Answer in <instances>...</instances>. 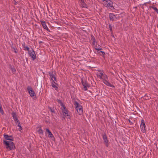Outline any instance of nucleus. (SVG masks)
Returning a JSON list of instances; mask_svg holds the SVG:
<instances>
[{
    "label": "nucleus",
    "instance_id": "nucleus-1",
    "mask_svg": "<svg viewBox=\"0 0 158 158\" xmlns=\"http://www.w3.org/2000/svg\"><path fill=\"white\" fill-rule=\"evenodd\" d=\"M3 143L5 146L6 148L8 150H11L16 148L14 143L12 141L4 140Z\"/></svg>",
    "mask_w": 158,
    "mask_h": 158
},
{
    "label": "nucleus",
    "instance_id": "nucleus-2",
    "mask_svg": "<svg viewBox=\"0 0 158 158\" xmlns=\"http://www.w3.org/2000/svg\"><path fill=\"white\" fill-rule=\"evenodd\" d=\"M27 90L30 96L34 99L36 98V96L35 93L33 90L32 87L31 86H28L27 88Z\"/></svg>",
    "mask_w": 158,
    "mask_h": 158
},
{
    "label": "nucleus",
    "instance_id": "nucleus-3",
    "mask_svg": "<svg viewBox=\"0 0 158 158\" xmlns=\"http://www.w3.org/2000/svg\"><path fill=\"white\" fill-rule=\"evenodd\" d=\"M81 83L83 86L84 90L85 91L87 90L88 89L87 88L89 87L90 86L86 80L84 79V78H82L81 79Z\"/></svg>",
    "mask_w": 158,
    "mask_h": 158
},
{
    "label": "nucleus",
    "instance_id": "nucleus-4",
    "mask_svg": "<svg viewBox=\"0 0 158 158\" xmlns=\"http://www.w3.org/2000/svg\"><path fill=\"white\" fill-rule=\"evenodd\" d=\"M103 5L105 6H110L111 8H114L113 2L110 0H104Z\"/></svg>",
    "mask_w": 158,
    "mask_h": 158
},
{
    "label": "nucleus",
    "instance_id": "nucleus-5",
    "mask_svg": "<svg viewBox=\"0 0 158 158\" xmlns=\"http://www.w3.org/2000/svg\"><path fill=\"white\" fill-rule=\"evenodd\" d=\"M146 126L144 120L143 119L141 120V123L140 125V127L141 131L143 133H145L146 130L145 129Z\"/></svg>",
    "mask_w": 158,
    "mask_h": 158
},
{
    "label": "nucleus",
    "instance_id": "nucleus-6",
    "mask_svg": "<svg viewBox=\"0 0 158 158\" xmlns=\"http://www.w3.org/2000/svg\"><path fill=\"white\" fill-rule=\"evenodd\" d=\"M102 137L104 144L106 147H108L109 142H108L107 139V136L106 134L105 133L103 134H102Z\"/></svg>",
    "mask_w": 158,
    "mask_h": 158
},
{
    "label": "nucleus",
    "instance_id": "nucleus-7",
    "mask_svg": "<svg viewBox=\"0 0 158 158\" xmlns=\"http://www.w3.org/2000/svg\"><path fill=\"white\" fill-rule=\"evenodd\" d=\"M102 137L104 144L106 147H108L109 142H108L107 139V136L106 134L105 133L103 134H102Z\"/></svg>",
    "mask_w": 158,
    "mask_h": 158
},
{
    "label": "nucleus",
    "instance_id": "nucleus-8",
    "mask_svg": "<svg viewBox=\"0 0 158 158\" xmlns=\"http://www.w3.org/2000/svg\"><path fill=\"white\" fill-rule=\"evenodd\" d=\"M28 54L31 57L32 59L34 60L36 58V56L35 53L34 51L31 48V50L29 51Z\"/></svg>",
    "mask_w": 158,
    "mask_h": 158
},
{
    "label": "nucleus",
    "instance_id": "nucleus-9",
    "mask_svg": "<svg viewBox=\"0 0 158 158\" xmlns=\"http://www.w3.org/2000/svg\"><path fill=\"white\" fill-rule=\"evenodd\" d=\"M11 114L12 117H13L16 123H17L20 122L17 118V115L15 112H13Z\"/></svg>",
    "mask_w": 158,
    "mask_h": 158
},
{
    "label": "nucleus",
    "instance_id": "nucleus-10",
    "mask_svg": "<svg viewBox=\"0 0 158 158\" xmlns=\"http://www.w3.org/2000/svg\"><path fill=\"white\" fill-rule=\"evenodd\" d=\"M3 135L4 137L6 140L10 141L14 140V138L12 135H8L5 134H4Z\"/></svg>",
    "mask_w": 158,
    "mask_h": 158
},
{
    "label": "nucleus",
    "instance_id": "nucleus-11",
    "mask_svg": "<svg viewBox=\"0 0 158 158\" xmlns=\"http://www.w3.org/2000/svg\"><path fill=\"white\" fill-rule=\"evenodd\" d=\"M109 17L111 21H113L116 19L115 15L113 13H110L109 14Z\"/></svg>",
    "mask_w": 158,
    "mask_h": 158
},
{
    "label": "nucleus",
    "instance_id": "nucleus-12",
    "mask_svg": "<svg viewBox=\"0 0 158 158\" xmlns=\"http://www.w3.org/2000/svg\"><path fill=\"white\" fill-rule=\"evenodd\" d=\"M46 131L48 132V136L52 139L53 140L54 139H55V138L54 137L53 134L52 133V132H51V131L49 130L48 128H46Z\"/></svg>",
    "mask_w": 158,
    "mask_h": 158
},
{
    "label": "nucleus",
    "instance_id": "nucleus-13",
    "mask_svg": "<svg viewBox=\"0 0 158 158\" xmlns=\"http://www.w3.org/2000/svg\"><path fill=\"white\" fill-rule=\"evenodd\" d=\"M76 110H77V113L79 114H81L83 113L82 107L81 105H80V106L78 108H76Z\"/></svg>",
    "mask_w": 158,
    "mask_h": 158
},
{
    "label": "nucleus",
    "instance_id": "nucleus-14",
    "mask_svg": "<svg viewBox=\"0 0 158 158\" xmlns=\"http://www.w3.org/2000/svg\"><path fill=\"white\" fill-rule=\"evenodd\" d=\"M103 82L105 85L114 88L115 87L114 85L111 84L108 81L106 80H104Z\"/></svg>",
    "mask_w": 158,
    "mask_h": 158
},
{
    "label": "nucleus",
    "instance_id": "nucleus-15",
    "mask_svg": "<svg viewBox=\"0 0 158 158\" xmlns=\"http://www.w3.org/2000/svg\"><path fill=\"white\" fill-rule=\"evenodd\" d=\"M55 84L57 85V84L56 82L54 81V80H53L52 81V87L54 88L55 90H58V87L56 86Z\"/></svg>",
    "mask_w": 158,
    "mask_h": 158
},
{
    "label": "nucleus",
    "instance_id": "nucleus-16",
    "mask_svg": "<svg viewBox=\"0 0 158 158\" xmlns=\"http://www.w3.org/2000/svg\"><path fill=\"white\" fill-rule=\"evenodd\" d=\"M144 100H149L151 98V97L149 94H146L145 95L142 97Z\"/></svg>",
    "mask_w": 158,
    "mask_h": 158
},
{
    "label": "nucleus",
    "instance_id": "nucleus-17",
    "mask_svg": "<svg viewBox=\"0 0 158 158\" xmlns=\"http://www.w3.org/2000/svg\"><path fill=\"white\" fill-rule=\"evenodd\" d=\"M40 22L41 23V24L42 25L43 27L45 29L47 28V27L46 25V23L45 21H41Z\"/></svg>",
    "mask_w": 158,
    "mask_h": 158
},
{
    "label": "nucleus",
    "instance_id": "nucleus-18",
    "mask_svg": "<svg viewBox=\"0 0 158 158\" xmlns=\"http://www.w3.org/2000/svg\"><path fill=\"white\" fill-rule=\"evenodd\" d=\"M62 110L63 114H64V112H69V111L67 109L64 105V106H62Z\"/></svg>",
    "mask_w": 158,
    "mask_h": 158
},
{
    "label": "nucleus",
    "instance_id": "nucleus-19",
    "mask_svg": "<svg viewBox=\"0 0 158 158\" xmlns=\"http://www.w3.org/2000/svg\"><path fill=\"white\" fill-rule=\"evenodd\" d=\"M49 74L51 80L53 81V79L55 77V75L53 74L52 71L51 72H49Z\"/></svg>",
    "mask_w": 158,
    "mask_h": 158
},
{
    "label": "nucleus",
    "instance_id": "nucleus-20",
    "mask_svg": "<svg viewBox=\"0 0 158 158\" xmlns=\"http://www.w3.org/2000/svg\"><path fill=\"white\" fill-rule=\"evenodd\" d=\"M81 1V3L82 6V7L87 8L86 6H87L84 0H80Z\"/></svg>",
    "mask_w": 158,
    "mask_h": 158
},
{
    "label": "nucleus",
    "instance_id": "nucleus-21",
    "mask_svg": "<svg viewBox=\"0 0 158 158\" xmlns=\"http://www.w3.org/2000/svg\"><path fill=\"white\" fill-rule=\"evenodd\" d=\"M73 104L75 106L76 108H78V107L80 106L81 105L76 101H74Z\"/></svg>",
    "mask_w": 158,
    "mask_h": 158
},
{
    "label": "nucleus",
    "instance_id": "nucleus-22",
    "mask_svg": "<svg viewBox=\"0 0 158 158\" xmlns=\"http://www.w3.org/2000/svg\"><path fill=\"white\" fill-rule=\"evenodd\" d=\"M18 125V127H19V131H21V130H22V127L21 126L20 124V122L17 123H16Z\"/></svg>",
    "mask_w": 158,
    "mask_h": 158
},
{
    "label": "nucleus",
    "instance_id": "nucleus-23",
    "mask_svg": "<svg viewBox=\"0 0 158 158\" xmlns=\"http://www.w3.org/2000/svg\"><path fill=\"white\" fill-rule=\"evenodd\" d=\"M10 69L14 74L16 71V70L14 66H11L10 67Z\"/></svg>",
    "mask_w": 158,
    "mask_h": 158
},
{
    "label": "nucleus",
    "instance_id": "nucleus-24",
    "mask_svg": "<svg viewBox=\"0 0 158 158\" xmlns=\"http://www.w3.org/2000/svg\"><path fill=\"white\" fill-rule=\"evenodd\" d=\"M57 101L58 102V103H60V105L62 107L64 105L63 102H61V100L57 99Z\"/></svg>",
    "mask_w": 158,
    "mask_h": 158
},
{
    "label": "nucleus",
    "instance_id": "nucleus-25",
    "mask_svg": "<svg viewBox=\"0 0 158 158\" xmlns=\"http://www.w3.org/2000/svg\"><path fill=\"white\" fill-rule=\"evenodd\" d=\"M98 46L97 45L96 46V48H95V50L98 51L102 50V48H100V47H101V46L99 45H98Z\"/></svg>",
    "mask_w": 158,
    "mask_h": 158
},
{
    "label": "nucleus",
    "instance_id": "nucleus-26",
    "mask_svg": "<svg viewBox=\"0 0 158 158\" xmlns=\"http://www.w3.org/2000/svg\"><path fill=\"white\" fill-rule=\"evenodd\" d=\"M98 54H99L101 56H104V55H105V53L103 51H100L99 52H98Z\"/></svg>",
    "mask_w": 158,
    "mask_h": 158
},
{
    "label": "nucleus",
    "instance_id": "nucleus-27",
    "mask_svg": "<svg viewBox=\"0 0 158 158\" xmlns=\"http://www.w3.org/2000/svg\"><path fill=\"white\" fill-rule=\"evenodd\" d=\"M151 7L158 14V9L156 7L154 6H151Z\"/></svg>",
    "mask_w": 158,
    "mask_h": 158
},
{
    "label": "nucleus",
    "instance_id": "nucleus-28",
    "mask_svg": "<svg viewBox=\"0 0 158 158\" xmlns=\"http://www.w3.org/2000/svg\"><path fill=\"white\" fill-rule=\"evenodd\" d=\"M23 50L25 51H28V52H29V51H31V50H29V48L27 46H26L24 48H23Z\"/></svg>",
    "mask_w": 158,
    "mask_h": 158
},
{
    "label": "nucleus",
    "instance_id": "nucleus-29",
    "mask_svg": "<svg viewBox=\"0 0 158 158\" xmlns=\"http://www.w3.org/2000/svg\"><path fill=\"white\" fill-rule=\"evenodd\" d=\"M48 108L50 109V111L52 112L53 113H54L55 112V110L53 107V108H52L50 107H48Z\"/></svg>",
    "mask_w": 158,
    "mask_h": 158
},
{
    "label": "nucleus",
    "instance_id": "nucleus-30",
    "mask_svg": "<svg viewBox=\"0 0 158 158\" xmlns=\"http://www.w3.org/2000/svg\"><path fill=\"white\" fill-rule=\"evenodd\" d=\"M68 113H69V112H64V114H63L64 115V116H67L68 117V118H70V115H69L68 114Z\"/></svg>",
    "mask_w": 158,
    "mask_h": 158
},
{
    "label": "nucleus",
    "instance_id": "nucleus-31",
    "mask_svg": "<svg viewBox=\"0 0 158 158\" xmlns=\"http://www.w3.org/2000/svg\"><path fill=\"white\" fill-rule=\"evenodd\" d=\"M38 132L39 133L41 134H43V131L42 130L41 127H40L38 131Z\"/></svg>",
    "mask_w": 158,
    "mask_h": 158
},
{
    "label": "nucleus",
    "instance_id": "nucleus-32",
    "mask_svg": "<svg viewBox=\"0 0 158 158\" xmlns=\"http://www.w3.org/2000/svg\"><path fill=\"white\" fill-rule=\"evenodd\" d=\"M0 113L2 115L4 114V112L2 110V106H0Z\"/></svg>",
    "mask_w": 158,
    "mask_h": 158
},
{
    "label": "nucleus",
    "instance_id": "nucleus-33",
    "mask_svg": "<svg viewBox=\"0 0 158 158\" xmlns=\"http://www.w3.org/2000/svg\"><path fill=\"white\" fill-rule=\"evenodd\" d=\"M11 48L14 50V52L15 53H17L18 52V51H17V49L16 47H11Z\"/></svg>",
    "mask_w": 158,
    "mask_h": 158
},
{
    "label": "nucleus",
    "instance_id": "nucleus-34",
    "mask_svg": "<svg viewBox=\"0 0 158 158\" xmlns=\"http://www.w3.org/2000/svg\"><path fill=\"white\" fill-rule=\"evenodd\" d=\"M91 37L92 41L95 40V38L94 37V36L93 35H91Z\"/></svg>",
    "mask_w": 158,
    "mask_h": 158
},
{
    "label": "nucleus",
    "instance_id": "nucleus-35",
    "mask_svg": "<svg viewBox=\"0 0 158 158\" xmlns=\"http://www.w3.org/2000/svg\"><path fill=\"white\" fill-rule=\"evenodd\" d=\"M106 78H107V76L106 75H103L102 76V79H105Z\"/></svg>",
    "mask_w": 158,
    "mask_h": 158
},
{
    "label": "nucleus",
    "instance_id": "nucleus-36",
    "mask_svg": "<svg viewBox=\"0 0 158 158\" xmlns=\"http://www.w3.org/2000/svg\"><path fill=\"white\" fill-rule=\"evenodd\" d=\"M109 28L110 31L111 32H112V31H113L112 29V26H111V24H109Z\"/></svg>",
    "mask_w": 158,
    "mask_h": 158
},
{
    "label": "nucleus",
    "instance_id": "nucleus-37",
    "mask_svg": "<svg viewBox=\"0 0 158 158\" xmlns=\"http://www.w3.org/2000/svg\"><path fill=\"white\" fill-rule=\"evenodd\" d=\"M103 75V73H100L99 74V76L101 78H102V76Z\"/></svg>",
    "mask_w": 158,
    "mask_h": 158
},
{
    "label": "nucleus",
    "instance_id": "nucleus-38",
    "mask_svg": "<svg viewBox=\"0 0 158 158\" xmlns=\"http://www.w3.org/2000/svg\"><path fill=\"white\" fill-rule=\"evenodd\" d=\"M22 46L23 48H24L26 46H25V42H24L22 44Z\"/></svg>",
    "mask_w": 158,
    "mask_h": 158
},
{
    "label": "nucleus",
    "instance_id": "nucleus-39",
    "mask_svg": "<svg viewBox=\"0 0 158 158\" xmlns=\"http://www.w3.org/2000/svg\"><path fill=\"white\" fill-rule=\"evenodd\" d=\"M111 36L113 37L114 38H115V37L114 35V34H113V31H112V32H111Z\"/></svg>",
    "mask_w": 158,
    "mask_h": 158
},
{
    "label": "nucleus",
    "instance_id": "nucleus-40",
    "mask_svg": "<svg viewBox=\"0 0 158 158\" xmlns=\"http://www.w3.org/2000/svg\"><path fill=\"white\" fill-rule=\"evenodd\" d=\"M128 120L131 124H133V123L130 120V119H128Z\"/></svg>",
    "mask_w": 158,
    "mask_h": 158
},
{
    "label": "nucleus",
    "instance_id": "nucleus-41",
    "mask_svg": "<svg viewBox=\"0 0 158 158\" xmlns=\"http://www.w3.org/2000/svg\"><path fill=\"white\" fill-rule=\"evenodd\" d=\"M54 80H53L54 81H55L56 82H57L56 77H55L54 78Z\"/></svg>",
    "mask_w": 158,
    "mask_h": 158
},
{
    "label": "nucleus",
    "instance_id": "nucleus-42",
    "mask_svg": "<svg viewBox=\"0 0 158 158\" xmlns=\"http://www.w3.org/2000/svg\"><path fill=\"white\" fill-rule=\"evenodd\" d=\"M47 31H48L49 32H50V30H49V29L48 28V27H47V29H45Z\"/></svg>",
    "mask_w": 158,
    "mask_h": 158
},
{
    "label": "nucleus",
    "instance_id": "nucleus-43",
    "mask_svg": "<svg viewBox=\"0 0 158 158\" xmlns=\"http://www.w3.org/2000/svg\"><path fill=\"white\" fill-rule=\"evenodd\" d=\"M15 1L14 5H16L17 4V2H16V0H15V1Z\"/></svg>",
    "mask_w": 158,
    "mask_h": 158
},
{
    "label": "nucleus",
    "instance_id": "nucleus-44",
    "mask_svg": "<svg viewBox=\"0 0 158 158\" xmlns=\"http://www.w3.org/2000/svg\"><path fill=\"white\" fill-rule=\"evenodd\" d=\"M43 43V42L42 41H39V44H41V43Z\"/></svg>",
    "mask_w": 158,
    "mask_h": 158
},
{
    "label": "nucleus",
    "instance_id": "nucleus-45",
    "mask_svg": "<svg viewBox=\"0 0 158 158\" xmlns=\"http://www.w3.org/2000/svg\"><path fill=\"white\" fill-rule=\"evenodd\" d=\"M92 42H94V43H95L96 40H93V41H92Z\"/></svg>",
    "mask_w": 158,
    "mask_h": 158
},
{
    "label": "nucleus",
    "instance_id": "nucleus-46",
    "mask_svg": "<svg viewBox=\"0 0 158 158\" xmlns=\"http://www.w3.org/2000/svg\"><path fill=\"white\" fill-rule=\"evenodd\" d=\"M95 43L92 42V44L93 45H95Z\"/></svg>",
    "mask_w": 158,
    "mask_h": 158
},
{
    "label": "nucleus",
    "instance_id": "nucleus-47",
    "mask_svg": "<svg viewBox=\"0 0 158 158\" xmlns=\"http://www.w3.org/2000/svg\"><path fill=\"white\" fill-rule=\"evenodd\" d=\"M63 119H65V117H63Z\"/></svg>",
    "mask_w": 158,
    "mask_h": 158
}]
</instances>
